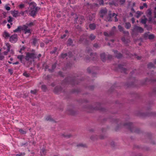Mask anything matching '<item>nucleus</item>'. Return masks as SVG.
<instances>
[{
    "label": "nucleus",
    "mask_w": 156,
    "mask_h": 156,
    "mask_svg": "<svg viewBox=\"0 0 156 156\" xmlns=\"http://www.w3.org/2000/svg\"><path fill=\"white\" fill-rule=\"evenodd\" d=\"M123 126L126 128L128 129L132 133H140L141 132L140 130L136 128L131 122H126L124 124Z\"/></svg>",
    "instance_id": "nucleus-1"
},
{
    "label": "nucleus",
    "mask_w": 156,
    "mask_h": 156,
    "mask_svg": "<svg viewBox=\"0 0 156 156\" xmlns=\"http://www.w3.org/2000/svg\"><path fill=\"white\" fill-rule=\"evenodd\" d=\"M84 6H87L88 8H89L91 7V5L88 2H86L85 3Z\"/></svg>",
    "instance_id": "nucleus-49"
},
{
    "label": "nucleus",
    "mask_w": 156,
    "mask_h": 156,
    "mask_svg": "<svg viewBox=\"0 0 156 156\" xmlns=\"http://www.w3.org/2000/svg\"><path fill=\"white\" fill-rule=\"evenodd\" d=\"M125 86L127 87H134L133 83H126L125 84Z\"/></svg>",
    "instance_id": "nucleus-34"
},
{
    "label": "nucleus",
    "mask_w": 156,
    "mask_h": 156,
    "mask_svg": "<svg viewBox=\"0 0 156 156\" xmlns=\"http://www.w3.org/2000/svg\"><path fill=\"white\" fill-rule=\"evenodd\" d=\"M6 45L7 47L6 51L7 52H8L10 51V45L8 44H7Z\"/></svg>",
    "instance_id": "nucleus-52"
},
{
    "label": "nucleus",
    "mask_w": 156,
    "mask_h": 156,
    "mask_svg": "<svg viewBox=\"0 0 156 156\" xmlns=\"http://www.w3.org/2000/svg\"><path fill=\"white\" fill-rule=\"evenodd\" d=\"M73 43V41L70 38H69L67 41V46H70L72 45Z\"/></svg>",
    "instance_id": "nucleus-23"
},
{
    "label": "nucleus",
    "mask_w": 156,
    "mask_h": 156,
    "mask_svg": "<svg viewBox=\"0 0 156 156\" xmlns=\"http://www.w3.org/2000/svg\"><path fill=\"white\" fill-rule=\"evenodd\" d=\"M58 75H60L61 77H64V75L63 74V73L61 71H59L58 72Z\"/></svg>",
    "instance_id": "nucleus-61"
},
{
    "label": "nucleus",
    "mask_w": 156,
    "mask_h": 156,
    "mask_svg": "<svg viewBox=\"0 0 156 156\" xmlns=\"http://www.w3.org/2000/svg\"><path fill=\"white\" fill-rule=\"evenodd\" d=\"M19 131L22 134H25L26 133V131L23 130L22 129H20L19 130Z\"/></svg>",
    "instance_id": "nucleus-50"
},
{
    "label": "nucleus",
    "mask_w": 156,
    "mask_h": 156,
    "mask_svg": "<svg viewBox=\"0 0 156 156\" xmlns=\"http://www.w3.org/2000/svg\"><path fill=\"white\" fill-rule=\"evenodd\" d=\"M126 0H120L119 2L121 5H123L125 2Z\"/></svg>",
    "instance_id": "nucleus-60"
},
{
    "label": "nucleus",
    "mask_w": 156,
    "mask_h": 156,
    "mask_svg": "<svg viewBox=\"0 0 156 156\" xmlns=\"http://www.w3.org/2000/svg\"><path fill=\"white\" fill-rule=\"evenodd\" d=\"M85 108L88 109L89 110L90 112H91V111L93 110H99L102 112H104L105 111L106 109L103 108L101 106V104L99 103H96V106L95 107H93L92 105H88L85 107Z\"/></svg>",
    "instance_id": "nucleus-3"
},
{
    "label": "nucleus",
    "mask_w": 156,
    "mask_h": 156,
    "mask_svg": "<svg viewBox=\"0 0 156 156\" xmlns=\"http://www.w3.org/2000/svg\"><path fill=\"white\" fill-rule=\"evenodd\" d=\"M13 18L11 17V16H9V18L7 19L8 22L10 23V24L12 25V22L13 20Z\"/></svg>",
    "instance_id": "nucleus-30"
},
{
    "label": "nucleus",
    "mask_w": 156,
    "mask_h": 156,
    "mask_svg": "<svg viewBox=\"0 0 156 156\" xmlns=\"http://www.w3.org/2000/svg\"><path fill=\"white\" fill-rule=\"evenodd\" d=\"M125 27L127 29H129L131 27L130 23L129 22H127L125 23Z\"/></svg>",
    "instance_id": "nucleus-31"
},
{
    "label": "nucleus",
    "mask_w": 156,
    "mask_h": 156,
    "mask_svg": "<svg viewBox=\"0 0 156 156\" xmlns=\"http://www.w3.org/2000/svg\"><path fill=\"white\" fill-rule=\"evenodd\" d=\"M37 42V40L36 39V38L34 37L33 39V41L32 42V44L35 45H36Z\"/></svg>",
    "instance_id": "nucleus-38"
},
{
    "label": "nucleus",
    "mask_w": 156,
    "mask_h": 156,
    "mask_svg": "<svg viewBox=\"0 0 156 156\" xmlns=\"http://www.w3.org/2000/svg\"><path fill=\"white\" fill-rule=\"evenodd\" d=\"M67 56H68V54L67 53H62L61 55L60 56L62 58H64Z\"/></svg>",
    "instance_id": "nucleus-40"
},
{
    "label": "nucleus",
    "mask_w": 156,
    "mask_h": 156,
    "mask_svg": "<svg viewBox=\"0 0 156 156\" xmlns=\"http://www.w3.org/2000/svg\"><path fill=\"white\" fill-rule=\"evenodd\" d=\"M97 69L96 67H89L87 69V71L89 73H92V74H96V72H94V70Z\"/></svg>",
    "instance_id": "nucleus-14"
},
{
    "label": "nucleus",
    "mask_w": 156,
    "mask_h": 156,
    "mask_svg": "<svg viewBox=\"0 0 156 156\" xmlns=\"http://www.w3.org/2000/svg\"><path fill=\"white\" fill-rule=\"evenodd\" d=\"M143 17L144 18V19H141L140 22L144 24V25H145V24H146V23H147V19L146 17L144 15L143 16Z\"/></svg>",
    "instance_id": "nucleus-19"
},
{
    "label": "nucleus",
    "mask_w": 156,
    "mask_h": 156,
    "mask_svg": "<svg viewBox=\"0 0 156 156\" xmlns=\"http://www.w3.org/2000/svg\"><path fill=\"white\" fill-rule=\"evenodd\" d=\"M95 18V15L93 14L91 15H90L89 16V20L91 21L93 20Z\"/></svg>",
    "instance_id": "nucleus-33"
},
{
    "label": "nucleus",
    "mask_w": 156,
    "mask_h": 156,
    "mask_svg": "<svg viewBox=\"0 0 156 156\" xmlns=\"http://www.w3.org/2000/svg\"><path fill=\"white\" fill-rule=\"evenodd\" d=\"M32 52H28L26 54L25 59L27 61H28L30 58L34 59L36 58L37 54L35 52V51L33 50L32 51Z\"/></svg>",
    "instance_id": "nucleus-5"
},
{
    "label": "nucleus",
    "mask_w": 156,
    "mask_h": 156,
    "mask_svg": "<svg viewBox=\"0 0 156 156\" xmlns=\"http://www.w3.org/2000/svg\"><path fill=\"white\" fill-rule=\"evenodd\" d=\"M89 27L91 30H93L95 29L96 27V25L94 23H90L89 25Z\"/></svg>",
    "instance_id": "nucleus-22"
},
{
    "label": "nucleus",
    "mask_w": 156,
    "mask_h": 156,
    "mask_svg": "<svg viewBox=\"0 0 156 156\" xmlns=\"http://www.w3.org/2000/svg\"><path fill=\"white\" fill-rule=\"evenodd\" d=\"M132 31L133 32L138 31L140 33H142L143 32L144 30L141 27L136 26L134 27Z\"/></svg>",
    "instance_id": "nucleus-11"
},
{
    "label": "nucleus",
    "mask_w": 156,
    "mask_h": 156,
    "mask_svg": "<svg viewBox=\"0 0 156 156\" xmlns=\"http://www.w3.org/2000/svg\"><path fill=\"white\" fill-rule=\"evenodd\" d=\"M67 112L71 115H74L76 113V112L74 109V108L72 106H69L67 110Z\"/></svg>",
    "instance_id": "nucleus-8"
},
{
    "label": "nucleus",
    "mask_w": 156,
    "mask_h": 156,
    "mask_svg": "<svg viewBox=\"0 0 156 156\" xmlns=\"http://www.w3.org/2000/svg\"><path fill=\"white\" fill-rule=\"evenodd\" d=\"M122 32L124 34H125V35H127H127H129V32H128V31H125V30H123V31H122Z\"/></svg>",
    "instance_id": "nucleus-57"
},
{
    "label": "nucleus",
    "mask_w": 156,
    "mask_h": 156,
    "mask_svg": "<svg viewBox=\"0 0 156 156\" xmlns=\"http://www.w3.org/2000/svg\"><path fill=\"white\" fill-rule=\"evenodd\" d=\"M100 12L101 14H105L106 13L107 11L105 9H102L101 10Z\"/></svg>",
    "instance_id": "nucleus-55"
},
{
    "label": "nucleus",
    "mask_w": 156,
    "mask_h": 156,
    "mask_svg": "<svg viewBox=\"0 0 156 156\" xmlns=\"http://www.w3.org/2000/svg\"><path fill=\"white\" fill-rule=\"evenodd\" d=\"M21 30H22V27L21 26H18L17 28L13 30V32L15 33L17 32L21 31Z\"/></svg>",
    "instance_id": "nucleus-24"
},
{
    "label": "nucleus",
    "mask_w": 156,
    "mask_h": 156,
    "mask_svg": "<svg viewBox=\"0 0 156 156\" xmlns=\"http://www.w3.org/2000/svg\"><path fill=\"white\" fill-rule=\"evenodd\" d=\"M3 36L5 38H7L10 37V34L6 31H5L3 33Z\"/></svg>",
    "instance_id": "nucleus-29"
},
{
    "label": "nucleus",
    "mask_w": 156,
    "mask_h": 156,
    "mask_svg": "<svg viewBox=\"0 0 156 156\" xmlns=\"http://www.w3.org/2000/svg\"><path fill=\"white\" fill-rule=\"evenodd\" d=\"M106 137L105 135H101L99 137H98L97 135H93L90 137V139L92 140H98V139H103Z\"/></svg>",
    "instance_id": "nucleus-9"
},
{
    "label": "nucleus",
    "mask_w": 156,
    "mask_h": 156,
    "mask_svg": "<svg viewBox=\"0 0 156 156\" xmlns=\"http://www.w3.org/2000/svg\"><path fill=\"white\" fill-rule=\"evenodd\" d=\"M101 59L102 61L103 62H105L106 60V58L105 54L102 53L100 55Z\"/></svg>",
    "instance_id": "nucleus-21"
},
{
    "label": "nucleus",
    "mask_w": 156,
    "mask_h": 156,
    "mask_svg": "<svg viewBox=\"0 0 156 156\" xmlns=\"http://www.w3.org/2000/svg\"><path fill=\"white\" fill-rule=\"evenodd\" d=\"M77 146L85 147H86V145L85 144H80L77 145Z\"/></svg>",
    "instance_id": "nucleus-54"
},
{
    "label": "nucleus",
    "mask_w": 156,
    "mask_h": 156,
    "mask_svg": "<svg viewBox=\"0 0 156 156\" xmlns=\"http://www.w3.org/2000/svg\"><path fill=\"white\" fill-rule=\"evenodd\" d=\"M114 34V31L113 30H111V31H110L109 33V37L113 35Z\"/></svg>",
    "instance_id": "nucleus-47"
},
{
    "label": "nucleus",
    "mask_w": 156,
    "mask_h": 156,
    "mask_svg": "<svg viewBox=\"0 0 156 156\" xmlns=\"http://www.w3.org/2000/svg\"><path fill=\"white\" fill-rule=\"evenodd\" d=\"M85 20L84 17L83 16L76 15V17L75 18V24H81Z\"/></svg>",
    "instance_id": "nucleus-7"
},
{
    "label": "nucleus",
    "mask_w": 156,
    "mask_h": 156,
    "mask_svg": "<svg viewBox=\"0 0 156 156\" xmlns=\"http://www.w3.org/2000/svg\"><path fill=\"white\" fill-rule=\"evenodd\" d=\"M147 67L149 68H151L154 67V65L153 64L151 63H149L147 65Z\"/></svg>",
    "instance_id": "nucleus-42"
},
{
    "label": "nucleus",
    "mask_w": 156,
    "mask_h": 156,
    "mask_svg": "<svg viewBox=\"0 0 156 156\" xmlns=\"http://www.w3.org/2000/svg\"><path fill=\"white\" fill-rule=\"evenodd\" d=\"M62 89V88L60 86H57L53 90V91L54 93L56 94H58L61 91Z\"/></svg>",
    "instance_id": "nucleus-15"
},
{
    "label": "nucleus",
    "mask_w": 156,
    "mask_h": 156,
    "mask_svg": "<svg viewBox=\"0 0 156 156\" xmlns=\"http://www.w3.org/2000/svg\"><path fill=\"white\" fill-rule=\"evenodd\" d=\"M90 58L92 59L93 60H96L98 58L97 54L96 53H91L90 55Z\"/></svg>",
    "instance_id": "nucleus-16"
},
{
    "label": "nucleus",
    "mask_w": 156,
    "mask_h": 156,
    "mask_svg": "<svg viewBox=\"0 0 156 156\" xmlns=\"http://www.w3.org/2000/svg\"><path fill=\"white\" fill-rule=\"evenodd\" d=\"M137 115L139 116L143 117H145L151 116H155L156 115V112L150 111L147 113H143L141 112H140L138 113Z\"/></svg>",
    "instance_id": "nucleus-6"
},
{
    "label": "nucleus",
    "mask_w": 156,
    "mask_h": 156,
    "mask_svg": "<svg viewBox=\"0 0 156 156\" xmlns=\"http://www.w3.org/2000/svg\"><path fill=\"white\" fill-rule=\"evenodd\" d=\"M118 28L119 30V31L120 32H122V31H123V30H124V28H123V27L120 25H118Z\"/></svg>",
    "instance_id": "nucleus-43"
},
{
    "label": "nucleus",
    "mask_w": 156,
    "mask_h": 156,
    "mask_svg": "<svg viewBox=\"0 0 156 156\" xmlns=\"http://www.w3.org/2000/svg\"><path fill=\"white\" fill-rule=\"evenodd\" d=\"M25 155V153H21L16 154V156H23Z\"/></svg>",
    "instance_id": "nucleus-56"
},
{
    "label": "nucleus",
    "mask_w": 156,
    "mask_h": 156,
    "mask_svg": "<svg viewBox=\"0 0 156 156\" xmlns=\"http://www.w3.org/2000/svg\"><path fill=\"white\" fill-rule=\"evenodd\" d=\"M93 47L96 48H99L100 47L101 45L96 43L94 44Z\"/></svg>",
    "instance_id": "nucleus-39"
},
{
    "label": "nucleus",
    "mask_w": 156,
    "mask_h": 156,
    "mask_svg": "<svg viewBox=\"0 0 156 156\" xmlns=\"http://www.w3.org/2000/svg\"><path fill=\"white\" fill-rule=\"evenodd\" d=\"M113 51L116 57L118 58H120L122 57V54L120 53H118V51H117L114 50Z\"/></svg>",
    "instance_id": "nucleus-17"
},
{
    "label": "nucleus",
    "mask_w": 156,
    "mask_h": 156,
    "mask_svg": "<svg viewBox=\"0 0 156 156\" xmlns=\"http://www.w3.org/2000/svg\"><path fill=\"white\" fill-rule=\"evenodd\" d=\"M18 12L17 11H14L12 13L13 16L14 17H16L18 16Z\"/></svg>",
    "instance_id": "nucleus-48"
},
{
    "label": "nucleus",
    "mask_w": 156,
    "mask_h": 156,
    "mask_svg": "<svg viewBox=\"0 0 156 156\" xmlns=\"http://www.w3.org/2000/svg\"><path fill=\"white\" fill-rule=\"evenodd\" d=\"M47 121H53V119L51 118L50 116H47L45 119Z\"/></svg>",
    "instance_id": "nucleus-41"
},
{
    "label": "nucleus",
    "mask_w": 156,
    "mask_h": 156,
    "mask_svg": "<svg viewBox=\"0 0 156 156\" xmlns=\"http://www.w3.org/2000/svg\"><path fill=\"white\" fill-rule=\"evenodd\" d=\"M142 13H141L140 11H137L136 12V14H137V15L136 16V18H138L141 15Z\"/></svg>",
    "instance_id": "nucleus-37"
},
{
    "label": "nucleus",
    "mask_w": 156,
    "mask_h": 156,
    "mask_svg": "<svg viewBox=\"0 0 156 156\" xmlns=\"http://www.w3.org/2000/svg\"><path fill=\"white\" fill-rule=\"evenodd\" d=\"M146 15L147 17L151 16V10L150 9H148L146 12Z\"/></svg>",
    "instance_id": "nucleus-27"
},
{
    "label": "nucleus",
    "mask_w": 156,
    "mask_h": 156,
    "mask_svg": "<svg viewBox=\"0 0 156 156\" xmlns=\"http://www.w3.org/2000/svg\"><path fill=\"white\" fill-rule=\"evenodd\" d=\"M23 75L27 77H28L29 76V74L27 73L26 72H25L24 73H23Z\"/></svg>",
    "instance_id": "nucleus-59"
},
{
    "label": "nucleus",
    "mask_w": 156,
    "mask_h": 156,
    "mask_svg": "<svg viewBox=\"0 0 156 156\" xmlns=\"http://www.w3.org/2000/svg\"><path fill=\"white\" fill-rule=\"evenodd\" d=\"M123 66H124L122 64H119L118 66V67L121 73L126 74L127 73L126 72L127 71V69L124 68Z\"/></svg>",
    "instance_id": "nucleus-12"
},
{
    "label": "nucleus",
    "mask_w": 156,
    "mask_h": 156,
    "mask_svg": "<svg viewBox=\"0 0 156 156\" xmlns=\"http://www.w3.org/2000/svg\"><path fill=\"white\" fill-rule=\"evenodd\" d=\"M37 91L36 90H31L30 91V93L31 94H36Z\"/></svg>",
    "instance_id": "nucleus-58"
},
{
    "label": "nucleus",
    "mask_w": 156,
    "mask_h": 156,
    "mask_svg": "<svg viewBox=\"0 0 156 156\" xmlns=\"http://www.w3.org/2000/svg\"><path fill=\"white\" fill-rule=\"evenodd\" d=\"M88 88H89V89L92 90L94 89V86H90L88 87Z\"/></svg>",
    "instance_id": "nucleus-63"
},
{
    "label": "nucleus",
    "mask_w": 156,
    "mask_h": 156,
    "mask_svg": "<svg viewBox=\"0 0 156 156\" xmlns=\"http://www.w3.org/2000/svg\"><path fill=\"white\" fill-rule=\"evenodd\" d=\"M34 24L32 22H30V23H26L25 26H27L28 27L33 26Z\"/></svg>",
    "instance_id": "nucleus-53"
},
{
    "label": "nucleus",
    "mask_w": 156,
    "mask_h": 156,
    "mask_svg": "<svg viewBox=\"0 0 156 156\" xmlns=\"http://www.w3.org/2000/svg\"><path fill=\"white\" fill-rule=\"evenodd\" d=\"M77 51H75L73 52H72L71 51H69V52H68V53L67 54H68V55L69 56V57H71L72 56L75 57L76 56L73 55V53H74V54H77Z\"/></svg>",
    "instance_id": "nucleus-20"
},
{
    "label": "nucleus",
    "mask_w": 156,
    "mask_h": 156,
    "mask_svg": "<svg viewBox=\"0 0 156 156\" xmlns=\"http://www.w3.org/2000/svg\"><path fill=\"white\" fill-rule=\"evenodd\" d=\"M79 80L80 81H81V80L79 78L75 79V78H72L69 77L65 78L63 81L62 83L66 84H70L73 86L75 85L76 84H78L79 83H80L79 82H76L77 81H78Z\"/></svg>",
    "instance_id": "nucleus-2"
},
{
    "label": "nucleus",
    "mask_w": 156,
    "mask_h": 156,
    "mask_svg": "<svg viewBox=\"0 0 156 156\" xmlns=\"http://www.w3.org/2000/svg\"><path fill=\"white\" fill-rule=\"evenodd\" d=\"M116 14L115 13H113L112 15L111 13H110L108 14V16L107 17V20L109 21H112L111 18L112 17H113L115 16Z\"/></svg>",
    "instance_id": "nucleus-18"
},
{
    "label": "nucleus",
    "mask_w": 156,
    "mask_h": 156,
    "mask_svg": "<svg viewBox=\"0 0 156 156\" xmlns=\"http://www.w3.org/2000/svg\"><path fill=\"white\" fill-rule=\"evenodd\" d=\"M29 4V14L31 16L34 17L37 12L36 4L34 2H31Z\"/></svg>",
    "instance_id": "nucleus-4"
},
{
    "label": "nucleus",
    "mask_w": 156,
    "mask_h": 156,
    "mask_svg": "<svg viewBox=\"0 0 156 156\" xmlns=\"http://www.w3.org/2000/svg\"><path fill=\"white\" fill-rule=\"evenodd\" d=\"M86 38L85 36H82L80 37L79 41L80 42L82 43L84 41H86Z\"/></svg>",
    "instance_id": "nucleus-32"
},
{
    "label": "nucleus",
    "mask_w": 156,
    "mask_h": 156,
    "mask_svg": "<svg viewBox=\"0 0 156 156\" xmlns=\"http://www.w3.org/2000/svg\"><path fill=\"white\" fill-rule=\"evenodd\" d=\"M41 89L44 91H46L47 90V87L45 85H42L41 86Z\"/></svg>",
    "instance_id": "nucleus-46"
},
{
    "label": "nucleus",
    "mask_w": 156,
    "mask_h": 156,
    "mask_svg": "<svg viewBox=\"0 0 156 156\" xmlns=\"http://www.w3.org/2000/svg\"><path fill=\"white\" fill-rule=\"evenodd\" d=\"M57 48L56 47H55L54 48V49L53 51H51L50 52V53L51 54H53L55 53L57 50Z\"/></svg>",
    "instance_id": "nucleus-44"
},
{
    "label": "nucleus",
    "mask_w": 156,
    "mask_h": 156,
    "mask_svg": "<svg viewBox=\"0 0 156 156\" xmlns=\"http://www.w3.org/2000/svg\"><path fill=\"white\" fill-rule=\"evenodd\" d=\"M23 58V55H18L17 56V58L19 59L20 61L22 62V60Z\"/></svg>",
    "instance_id": "nucleus-45"
},
{
    "label": "nucleus",
    "mask_w": 156,
    "mask_h": 156,
    "mask_svg": "<svg viewBox=\"0 0 156 156\" xmlns=\"http://www.w3.org/2000/svg\"><path fill=\"white\" fill-rule=\"evenodd\" d=\"M144 27L147 28V30H150L152 29V27L151 25H148L147 24L144 25Z\"/></svg>",
    "instance_id": "nucleus-35"
},
{
    "label": "nucleus",
    "mask_w": 156,
    "mask_h": 156,
    "mask_svg": "<svg viewBox=\"0 0 156 156\" xmlns=\"http://www.w3.org/2000/svg\"><path fill=\"white\" fill-rule=\"evenodd\" d=\"M153 93L154 94H156V88H154L153 90Z\"/></svg>",
    "instance_id": "nucleus-64"
},
{
    "label": "nucleus",
    "mask_w": 156,
    "mask_h": 156,
    "mask_svg": "<svg viewBox=\"0 0 156 156\" xmlns=\"http://www.w3.org/2000/svg\"><path fill=\"white\" fill-rule=\"evenodd\" d=\"M17 35L15 34L12 35L10 37L9 41L12 43H15L17 41Z\"/></svg>",
    "instance_id": "nucleus-10"
},
{
    "label": "nucleus",
    "mask_w": 156,
    "mask_h": 156,
    "mask_svg": "<svg viewBox=\"0 0 156 156\" xmlns=\"http://www.w3.org/2000/svg\"><path fill=\"white\" fill-rule=\"evenodd\" d=\"M41 151V156H44L46 153V149L44 148H43Z\"/></svg>",
    "instance_id": "nucleus-26"
},
{
    "label": "nucleus",
    "mask_w": 156,
    "mask_h": 156,
    "mask_svg": "<svg viewBox=\"0 0 156 156\" xmlns=\"http://www.w3.org/2000/svg\"><path fill=\"white\" fill-rule=\"evenodd\" d=\"M148 17H149V18H148L149 22V23L151 22L153 20L152 17H151V16Z\"/></svg>",
    "instance_id": "nucleus-62"
},
{
    "label": "nucleus",
    "mask_w": 156,
    "mask_h": 156,
    "mask_svg": "<svg viewBox=\"0 0 156 156\" xmlns=\"http://www.w3.org/2000/svg\"><path fill=\"white\" fill-rule=\"evenodd\" d=\"M89 38L91 41H92L95 39L96 36L93 34H91L89 37Z\"/></svg>",
    "instance_id": "nucleus-28"
},
{
    "label": "nucleus",
    "mask_w": 156,
    "mask_h": 156,
    "mask_svg": "<svg viewBox=\"0 0 156 156\" xmlns=\"http://www.w3.org/2000/svg\"><path fill=\"white\" fill-rule=\"evenodd\" d=\"M148 138V139L149 140V141L150 144L153 145L155 144V142L152 140V139L151 138L150 136H149Z\"/></svg>",
    "instance_id": "nucleus-36"
},
{
    "label": "nucleus",
    "mask_w": 156,
    "mask_h": 156,
    "mask_svg": "<svg viewBox=\"0 0 156 156\" xmlns=\"http://www.w3.org/2000/svg\"><path fill=\"white\" fill-rule=\"evenodd\" d=\"M56 63H55L54 64H53L52 65V68L51 69H48V70L50 72H52L56 68Z\"/></svg>",
    "instance_id": "nucleus-25"
},
{
    "label": "nucleus",
    "mask_w": 156,
    "mask_h": 156,
    "mask_svg": "<svg viewBox=\"0 0 156 156\" xmlns=\"http://www.w3.org/2000/svg\"><path fill=\"white\" fill-rule=\"evenodd\" d=\"M154 38V36L153 34H150L148 36V38L150 40H152Z\"/></svg>",
    "instance_id": "nucleus-51"
},
{
    "label": "nucleus",
    "mask_w": 156,
    "mask_h": 156,
    "mask_svg": "<svg viewBox=\"0 0 156 156\" xmlns=\"http://www.w3.org/2000/svg\"><path fill=\"white\" fill-rule=\"evenodd\" d=\"M22 30H23L25 34L31 33L30 29L27 26L24 25L22 27Z\"/></svg>",
    "instance_id": "nucleus-13"
}]
</instances>
